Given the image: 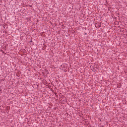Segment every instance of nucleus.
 Listing matches in <instances>:
<instances>
[{
  "mask_svg": "<svg viewBox=\"0 0 127 127\" xmlns=\"http://www.w3.org/2000/svg\"><path fill=\"white\" fill-rule=\"evenodd\" d=\"M99 26L98 27H101V23H98Z\"/></svg>",
  "mask_w": 127,
  "mask_h": 127,
  "instance_id": "nucleus-1",
  "label": "nucleus"
}]
</instances>
